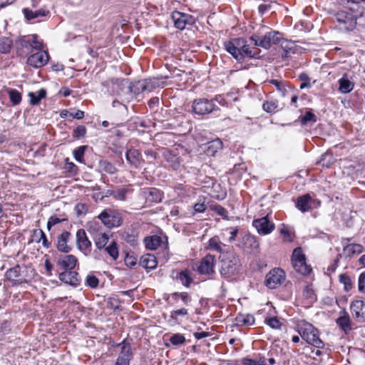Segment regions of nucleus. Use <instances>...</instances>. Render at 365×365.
I'll return each instance as SVG.
<instances>
[{
	"label": "nucleus",
	"mask_w": 365,
	"mask_h": 365,
	"mask_svg": "<svg viewBox=\"0 0 365 365\" xmlns=\"http://www.w3.org/2000/svg\"><path fill=\"white\" fill-rule=\"evenodd\" d=\"M34 276V269L20 265H16L6 272V279L12 282L13 285L28 283Z\"/></svg>",
	"instance_id": "1"
},
{
	"label": "nucleus",
	"mask_w": 365,
	"mask_h": 365,
	"mask_svg": "<svg viewBox=\"0 0 365 365\" xmlns=\"http://www.w3.org/2000/svg\"><path fill=\"white\" fill-rule=\"evenodd\" d=\"M298 332L308 344L318 349L324 346L323 341L319 337L318 330L312 324L304 321L300 322L298 324Z\"/></svg>",
	"instance_id": "2"
},
{
	"label": "nucleus",
	"mask_w": 365,
	"mask_h": 365,
	"mask_svg": "<svg viewBox=\"0 0 365 365\" xmlns=\"http://www.w3.org/2000/svg\"><path fill=\"white\" fill-rule=\"evenodd\" d=\"M220 274L225 277H230L234 275L239 268V259L233 252L221 253Z\"/></svg>",
	"instance_id": "3"
},
{
	"label": "nucleus",
	"mask_w": 365,
	"mask_h": 365,
	"mask_svg": "<svg viewBox=\"0 0 365 365\" xmlns=\"http://www.w3.org/2000/svg\"><path fill=\"white\" fill-rule=\"evenodd\" d=\"M282 34L276 31H270L263 36L255 34L250 37V40L255 46L269 49L272 45L279 44L282 40Z\"/></svg>",
	"instance_id": "4"
},
{
	"label": "nucleus",
	"mask_w": 365,
	"mask_h": 365,
	"mask_svg": "<svg viewBox=\"0 0 365 365\" xmlns=\"http://www.w3.org/2000/svg\"><path fill=\"white\" fill-rule=\"evenodd\" d=\"M16 47L18 52L25 53L43 48V43L38 40V36L35 34L24 36L16 40Z\"/></svg>",
	"instance_id": "5"
},
{
	"label": "nucleus",
	"mask_w": 365,
	"mask_h": 365,
	"mask_svg": "<svg viewBox=\"0 0 365 365\" xmlns=\"http://www.w3.org/2000/svg\"><path fill=\"white\" fill-rule=\"evenodd\" d=\"M292 264L296 272L302 275H308L312 272V268L306 262L305 255L302 247L295 248L292 255Z\"/></svg>",
	"instance_id": "6"
},
{
	"label": "nucleus",
	"mask_w": 365,
	"mask_h": 365,
	"mask_svg": "<svg viewBox=\"0 0 365 365\" xmlns=\"http://www.w3.org/2000/svg\"><path fill=\"white\" fill-rule=\"evenodd\" d=\"M98 218L108 228L118 227L122 225L123 218L120 214L112 209H106L101 212Z\"/></svg>",
	"instance_id": "7"
},
{
	"label": "nucleus",
	"mask_w": 365,
	"mask_h": 365,
	"mask_svg": "<svg viewBox=\"0 0 365 365\" xmlns=\"http://www.w3.org/2000/svg\"><path fill=\"white\" fill-rule=\"evenodd\" d=\"M192 108L193 112L199 115L210 114L219 109L217 106L215 104L213 100L204 98L195 99L192 103Z\"/></svg>",
	"instance_id": "8"
},
{
	"label": "nucleus",
	"mask_w": 365,
	"mask_h": 365,
	"mask_svg": "<svg viewBox=\"0 0 365 365\" xmlns=\"http://www.w3.org/2000/svg\"><path fill=\"white\" fill-rule=\"evenodd\" d=\"M285 278V272L282 269H272L266 275L265 285L269 289H276L284 282Z\"/></svg>",
	"instance_id": "9"
},
{
	"label": "nucleus",
	"mask_w": 365,
	"mask_h": 365,
	"mask_svg": "<svg viewBox=\"0 0 365 365\" xmlns=\"http://www.w3.org/2000/svg\"><path fill=\"white\" fill-rule=\"evenodd\" d=\"M36 51L35 53L28 57L27 63L34 68H38L48 63L49 56L46 51L42 50V48Z\"/></svg>",
	"instance_id": "10"
},
{
	"label": "nucleus",
	"mask_w": 365,
	"mask_h": 365,
	"mask_svg": "<svg viewBox=\"0 0 365 365\" xmlns=\"http://www.w3.org/2000/svg\"><path fill=\"white\" fill-rule=\"evenodd\" d=\"M172 19L175 26L180 30L185 29L187 25H192L195 21L192 16L180 11L173 12Z\"/></svg>",
	"instance_id": "11"
},
{
	"label": "nucleus",
	"mask_w": 365,
	"mask_h": 365,
	"mask_svg": "<svg viewBox=\"0 0 365 365\" xmlns=\"http://www.w3.org/2000/svg\"><path fill=\"white\" fill-rule=\"evenodd\" d=\"M253 226L260 235H268L274 230V224L269 221L268 215L265 217L255 219L252 222Z\"/></svg>",
	"instance_id": "12"
},
{
	"label": "nucleus",
	"mask_w": 365,
	"mask_h": 365,
	"mask_svg": "<svg viewBox=\"0 0 365 365\" xmlns=\"http://www.w3.org/2000/svg\"><path fill=\"white\" fill-rule=\"evenodd\" d=\"M215 257L210 254L207 255L200 262L197 272L201 274L210 275L215 272Z\"/></svg>",
	"instance_id": "13"
},
{
	"label": "nucleus",
	"mask_w": 365,
	"mask_h": 365,
	"mask_svg": "<svg viewBox=\"0 0 365 365\" xmlns=\"http://www.w3.org/2000/svg\"><path fill=\"white\" fill-rule=\"evenodd\" d=\"M119 346H121V349L115 365H129L132 359L130 344L123 341Z\"/></svg>",
	"instance_id": "14"
},
{
	"label": "nucleus",
	"mask_w": 365,
	"mask_h": 365,
	"mask_svg": "<svg viewBox=\"0 0 365 365\" xmlns=\"http://www.w3.org/2000/svg\"><path fill=\"white\" fill-rule=\"evenodd\" d=\"M345 241L349 242V239H344L342 241L344 247L342 252L339 255V257H344L346 258L352 257L355 255L361 254L364 250V247L360 244L356 243H345Z\"/></svg>",
	"instance_id": "15"
},
{
	"label": "nucleus",
	"mask_w": 365,
	"mask_h": 365,
	"mask_svg": "<svg viewBox=\"0 0 365 365\" xmlns=\"http://www.w3.org/2000/svg\"><path fill=\"white\" fill-rule=\"evenodd\" d=\"M76 245L78 249L83 252L85 255L90 252L91 242L88 238L84 230L80 229L76 232Z\"/></svg>",
	"instance_id": "16"
},
{
	"label": "nucleus",
	"mask_w": 365,
	"mask_h": 365,
	"mask_svg": "<svg viewBox=\"0 0 365 365\" xmlns=\"http://www.w3.org/2000/svg\"><path fill=\"white\" fill-rule=\"evenodd\" d=\"M259 242L255 236L245 235L242 237L239 246L247 252H252L259 247Z\"/></svg>",
	"instance_id": "17"
},
{
	"label": "nucleus",
	"mask_w": 365,
	"mask_h": 365,
	"mask_svg": "<svg viewBox=\"0 0 365 365\" xmlns=\"http://www.w3.org/2000/svg\"><path fill=\"white\" fill-rule=\"evenodd\" d=\"M351 312L359 322L365 321V302L356 300L351 304Z\"/></svg>",
	"instance_id": "18"
},
{
	"label": "nucleus",
	"mask_w": 365,
	"mask_h": 365,
	"mask_svg": "<svg viewBox=\"0 0 365 365\" xmlns=\"http://www.w3.org/2000/svg\"><path fill=\"white\" fill-rule=\"evenodd\" d=\"M222 146L223 143L220 138H216L201 145L203 151L209 156H214L219 150L222 149Z\"/></svg>",
	"instance_id": "19"
},
{
	"label": "nucleus",
	"mask_w": 365,
	"mask_h": 365,
	"mask_svg": "<svg viewBox=\"0 0 365 365\" xmlns=\"http://www.w3.org/2000/svg\"><path fill=\"white\" fill-rule=\"evenodd\" d=\"M58 278L61 282L72 286H77L80 283L78 272L73 270H66L60 273Z\"/></svg>",
	"instance_id": "20"
},
{
	"label": "nucleus",
	"mask_w": 365,
	"mask_h": 365,
	"mask_svg": "<svg viewBox=\"0 0 365 365\" xmlns=\"http://www.w3.org/2000/svg\"><path fill=\"white\" fill-rule=\"evenodd\" d=\"M279 44L280 45L281 48L283 50V53H282V58H288L291 56L292 54H294L297 52V46L295 43L292 41L284 39L282 36V40Z\"/></svg>",
	"instance_id": "21"
},
{
	"label": "nucleus",
	"mask_w": 365,
	"mask_h": 365,
	"mask_svg": "<svg viewBox=\"0 0 365 365\" xmlns=\"http://www.w3.org/2000/svg\"><path fill=\"white\" fill-rule=\"evenodd\" d=\"M314 200H312L309 194H306L297 198L295 206L302 212L309 211L312 208Z\"/></svg>",
	"instance_id": "22"
},
{
	"label": "nucleus",
	"mask_w": 365,
	"mask_h": 365,
	"mask_svg": "<svg viewBox=\"0 0 365 365\" xmlns=\"http://www.w3.org/2000/svg\"><path fill=\"white\" fill-rule=\"evenodd\" d=\"M71 235L69 232L64 231L58 237L57 240V249L62 252H68L71 247L68 245V242Z\"/></svg>",
	"instance_id": "23"
},
{
	"label": "nucleus",
	"mask_w": 365,
	"mask_h": 365,
	"mask_svg": "<svg viewBox=\"0 0 365 365\" xmlns=\"http://www.w3.org/2000/svg\"><path fill=\"white\" fill-rule=\"evenodd\" d=\"M78 259L73 255H68L62 258L58 259V264L61 266L65 271L72 270L76 266Z\"/></svg>",
	"instance_id": "24"
},
{
	"label": "nucleus",
	"mask_w": 365,
	"mask_h": 365,
	"mask_svg": "<svg viewBox=\"0 0 365 365\" xmlns=\"http://www.w3.org/2000/svg\"><path fill=\"white\" fill-rule=\"evenodd\" d=\"M125 158L128 163L134 168H138L142 160L140 153L135 149L128 150L125 153Z\"/></svg>",
	"instance_id": "25"
},
{
	"label": "nucleus",
	"mask_w": 365,
	"mask_h": 365,
	"mask_svg": "<svg viewBox=\"0 0 365 365\" xmlns=\"http://www.w3.org/2000/svg\"><path fill=\"white\" fill-rule=\"evenodd\" d=\"M139 264L146 269H154L158 265V261L153 255L146 254L140 257Z\"/></svg>",
	"instance_id": "26"
},
{
	"label": "nucleus",
	"mask_w": 365,
	"mask_h": 365,
	"mask_svg": "<svg viewBox=\"0 0 365 365\" xmlns=\"http://www.w3.org/2000/svg\"><path fill=\"white\" fill-rule=\"evenodd\" d=\"M338 83L339 91L342 93H349L354 88V83L349 80L347 73H344L343 76L338 81Z\"/></svg>",
	"instance_id": "27"
},
{
	"label": "nucleus",
	"mask_w": 365,
	"mask_h": 365,
	"mask_svg": "<svg viewBox=\"0 0 365 365\" xmlns=\"http://www.w3.org/2000/svg\"><path fill=\"white\" fill-rule=\"evenodd\" d=\"M255 317L250 314H238L235 317V324L236 326H251L255 323Z\"/></svg>",
	"instance_id": "28"
},
{
	"label": "nucleus",
	"mask_w": 365,
	"mask_h": 365,
	"mask_svg": "<svg viewBox=\"0 0 365 365\" xmlns=\"http://www.w3.org/2000/svg\"><path fill=\"white\" fill-rule=\"evenodd\" d=\"M225 50L230 53L237 61H242L244 59V55L237 49L232 40L226 41L224 43Z\"/></svg>",
	"instance_id": "29"
},
{
	"label": "nucleus",
	"mask_w": 365,
	"mask_h": 365,
	"mask_svg": "<svg viewBox=\"0 0 365 365\" xmlns=\"http://www.w3.org/2000/svg\"><path fill=\"white\" fill-rule=\"evenodd\" d=\"M336 19L340 24L348 26H352L354 23L353 15L344 11H340L336 14Z\"/></svg>",
	"instance_id": "30"
},
{
	"label": "nucleus",
	"mask_w": 365,
	"mask_h": 365,
	"mask_svg": "<svg viewBox=\"0 0 365 365\" xmlns=\"http://www.w3.org/2000/svg\"><path fill=\"white\" fill-rule=\"evenodd\" d=\"M46 91L44 88L40 89L36 93L29 92L28 96L29 97L30 104L33 106L38 105L41 99L46 98Z\"/></svg>",
	"instance_id": "31"
},
{
	"label": "nucleus",
	"mask_w": 365,
	"mask_h": 365,
	"mask_svg": "<svg viewBox=\"0 0 365 365\" xmlns=\"http://www.w3.org/2000/svg\"><path fill=\"white\" fill-rule=\"evenodd\" d=\"M93 241L97 249L101 250L106 247L109 241V237L105 232L96 233L93 237Z\"/></svg>",
	"instance_id": "32"
},
{
	"label": "nucleus",
	"mask_w": 365,
	"mask_h": 365,
	"mask_svg": "<svg viewBox=\"0 0 365 365\" xmlns=\"http://www.w3.org/2000/svg\"><path fill=\"white\" fill-rule=\"evenodd\" d=\"M146 199L150 202H160L162 198L161 192L156 188H148L144 190Z\"/></svg>",
	"instance_id": "33"
},
{
	"label": "nucleus",
	"mask_w": 365,
	"mask_h": 365,
	"mask_svg": "<svg viewBox=\"0 0 365 365\" xmlns=\"http://www.w3.org/2000/svg\"><path fill=\"white\" fill-rule=\"evenodd\" d=\"M23 13L27 20H32L39 16H46L48 14V11L41 9L34 11L29 9H24Z\"/></svg>",
	"instance_id": "34"
},
{
	"label": "nucleus",
	"mask_w": 365,
	"mask_h": 365,
	"mask_svg": "<svg viewBox=\"0 0 365 365\" xmlns=\"http://www.w3.org/2000/svg\"><path fill=\"white\" fill-rule=\"evenodd\" d=\"M145 247L149 250H156L161 244V237L158 235L147 237L144 240Z\"/></svg>",
	"instance_id": "35"
},
{
	"label": "nucleus",
	"mask_w": 365,
	"mask_h": 365,
	"mask_svg": "<svg viewBox=\"0 0 365 365\" xmlns=\"http://www.w3.org/2000/svg\"><path fill=\"white\" fill-rule=\"evenodd\" d=\"M336 323L346 333L351 329L350 317L346 312L338 318Z\"/></svg>",
	"instance_id": "36"
},
{
	"label": "nucleus",
	"mask_w": 365,
	"mask_h": 365,
	"mask_svg": "<svg viewBox=\"0 0 365 365\" xmlns=\"http://www.w3.org/2000/svg\"><path fill=\"white\" fill-rule=\"evenodd\" d=\"M13 46L12 40L6 36L0 37V53L6 54L11 51Z\"/></svg>",
	"instance_id": "37"
},
{
	"label": "nucleus",
	"mask_w": 365,
	"mask_h": 365,
	"mask_svg": "<svg viewBox=\"0 0 365 365\" xmlns=\"http://www.w3.org/2000/svg\"><path fill=\"white\" fill-rule=\"evenodd\" d=\"M222 246H225V245L220 240L218 237L215 236L210 239L207 249L221 253Z\"/></svg>",
	"instance_id": "38"
},
{
	"label": "nucleus",
	"mask_w": 365,
	"mask_h": 365,
	"mask_svg": "<svg viewBox=\"0 0 365 365\" xmlns=\"http://www.w3.org/2000/svg\"><path fill=\"white\" fill-rule=\"evenodd\" d=\"M279 106L278 101L276 99H268L262 104V109L267 113H275Z\"/></svg>",
	"instance_id": "39"
},
{
	"label": "nucleus",
	"mask_w": 365,
	"mask_h": 365,
	"mask_svg": "<svg viewBox=\"0 0 365 365\" xmlns=\"http://www.w3.org/2000/svg\"><path fill=\"white\" fill-rule=\"evenodd\" d=\"M105 251L112 258L113 260L115 261L118 258V247L115 241H113L108 247H106Z\"/></svg>",
	"instance_id": "40"
},
{
	"label": "nucleus",
	"mask_w": 365,
	"mask_h": 365,
	"mask_svg": "<svg viewBox=\"0 0 365 365\" xmlns=\"http://www.w3.org/2000/svg\"><path fill=\"white\" fill-rule=\"evenodd\" d=\"M166 160L170 163V165L174 169L177 170L180 165V158L173 153L168 152L165 153Z\"/></svg>",
	"instance_id": "41"
},
{
	"label": "nucleus",
	"mask_w": 365,
	"mask_h": 365,
	"mask_svg": "<svg viewBox=\"0 0 365 365\" xmlns=\"http://www.w3.org/2000/svg\"><path fill=\"white\" fill-rule=\"evenodd\" d=\"M244 365H267L266 359L263 356H257L255 359L245 358L242 359Z\"/></svg>",
	"instance_id": "42"
},
{
	"label": "nucleus",
	"mask_w": 365,
	"mask_h": 365,
	"mask_svg": "<svg viewBox=\"0 0 365 365\" xmlns=\"http://www.w3.org/2000/svg\"><path fill=\"white\" fill-rule=\"evenodd\" d=\"M269 83L274 86L277 90L282 94V96H285L287 95L288 90L285 81L272 79L269 81Z\"/></svg>",
	"instance_id": "43"
},
{
	"label": "nucleus",
	"mask_w": 365,
	"mask_h": 365,
	"mask_svg": "<svg viewBox=\"0 0 365 365\" xmlns=\"http://www.w3.org/2000/svg\"><path fill=\"white\" fill-rule=\"evenodd\" d=\"M302 294L304 299L309 301V303H312L316 300V294L312 285H306Z\"/></svg>",
	"instance_id": "44"
},
{
	"label": "nucleus",
	"mask_w": 365,
	"mask_h": 365,
	"mask_svg": "<svg viewBox=\"0 0 365 365\" xmlns=\"http://www.w3.org/2000/svg\"><path fill=\"white\" fill-rule=\"evenodd\" d=\"M99 168L109 174H114L117 172V169L115 167L107 160H100L99 161Z\"/></svg>",
	"instance_id": "45"
},
{
	"label": "nucleus",
	"mask_w": 365,
	"mask_h": 365,
	"mask_svg": "<svg viewBox=\"0 0 365 365\" xmlns=\"http://www.w3.org/2000/svg\"><path fill=\"white\" fill-rule=\"evenodd\" d=\"M8 93L12 105L16 106L21 103L22 99L21 94L17 90L10 89L8 91Z\"/></svg>",
	"instance_id": "46"
},
{
	"label": "nucleus",
	"mask_w": 365,
	"mask_h": 365,
	"mask_svg": "<svg viewBox=\"0 0 365 365\" xmlns=\"http://www.w3.org/2000/svg\"><path fill=\"white\" fill-rule=\"evenodd\" d=\"M339 282L343 284L344 289L348 292L351 289L353 283L351 277L346 274H341L339 275Z\"/></svg>",
	"instance_id": "47"
},
{
	"label": "nucleus",
	"mask_w": 365,
	"mask_h": 365,
	"mask_svg": "<svg viewBox=\"0 0 365 365\" xmlns=\"http://www.w3.org/2000/svg\"><path fill=\"white\" fill-rule=\"evenodd\" d=\"M265 323L272 329H279L282 326V323L277 317H267L265 319Z\"/></svg>",
	"instance_id": "48"
},
{
	"label": "nucleus",
	"mask_w": 365,
	"mask_h": 365,
	"mask_svg": "<svg viewBox=\"0 0 365 365\" xmlns=\"http://www.w3.org/2000/svg\"><path fill=\"white\" fill-rule=\"evenodd\" d=\"M178 278L181 283L185 287H188L190 284L192 282V279L190 277L187 271H182L179 274Z\"/></svg>",
	"instance_id": "49"
},
{
	"label": "nucleus",
	"mask_w": 365,
	"mask_h": 365,
	"mask_svg": "<svg viewBox=\"0 0 365 365\" xmlns=\"http://www.w3.org/2000/svg\"><path fill=\"white\" fill-rule=\"evenodd\" d=\"M86 148L87 147L84 146V145L80 146L73 150V156H74V158L76 159V160H77L78 162H80V163L83 162V155H84L85 150H86Z\"/></svg>",
	"instance_id": "50"
},
{
	"label": "nucleus",
	"mask_w": 365,
	"mask_h": 365,
	"mask_svg": "<svg viewBox=\"0 0 365 365\" xmlns=\"http://www.w3.org/2000/svg\"><path fill=\"white\" fill-rule=\"evenodd\" d=\"M170 341L175 346L183 344L185 342V338L180 334H175L170 336Z\"/></svg>",
	"instance_id": "51"
},
{
	"label": "nucleus",
	"mask_w": 365,
	"mask_h": 365,
	"mask_svg": "<svg viewBox=\"0 0 365 365\" xmlns=\"http://www.w3.org/2000/svg\"><path fill=\"white\" fill-rule=\"evenodd\" d=\"M128 190L127 188H120L115 191H113L111 194L113 197L118 200H125V195L128 193Z\"/></svg>",
	"instance_id": "52"
},
{
	"label": "nucleus",
	"mask_w": 365,
	"mask_h": 365,
	"mask_svg": "<svg viewBox=\"0 0 365 365\" xmlns=\"http://www.w3.org/2000/svg\"><path fill=\"white\" fill-rule=\"evenodd\" d=\"M210 209L215 211L217 215L222 217L224 219H227V211L225 208L220 205H215L210 207Z\"/></svg>",
	"instance_id": "53"
},
{
	"label": "nucleus",
	"mask_w": 365,
	"mask_h": 365,
	"mask_svg": "<svg viewBox=\"0 0 365 365\" xmlns=\"http://www.w3.org/2000/svg\"><path fill=\"white\" fill-rule=\"evenodd\" d=\"M35 235L36 237L39 235L40 237H39L38 242H42V245L44 247H46V248L49 247L50 243L48 242V240L46 238L45 233L41 230H36Z\"/></svg>",
	"instance_id": "54"
},
{
	"label": "nucleus",
	"mask_w": 365,
	"mask_h": 365,
	"mask_svg": "<svg viewBox=\"0 0 365 365\" xmlns=\"http://www.w3.org/2000/svg\"><path fill=\"white\" fill-rule=\"evenodd\" d=\"M86 284L91 288H96L98 286L99 280L94 275H88L86 280Z\"/></svg>",
	"instance_id": "55"
},
{
	"label": "nucleus",
	"mask_w": 365,
	"mask_h": 365,
	"mask_svg": "<svg viewBox=\"0 0 365 365\" xmlns=\"http://www.w3.org/2000/svg\"><path fill=\"white\" fill-rule=\"evenodd\" d=\"M160 86L158 81L156 79H150L145 82L143 90L146 91L148 90L150 91L153 88Z\"/></svg>",
	"instance_id": "56"
},
{
	"label": "nucleus",
	"mask_w": 365,
	"mask_h": 365,
	"mask_svg": "<svg viewBox=\"0 0 365 365\" xmlns=\"http://www.w3.org/2000/svg\"><path fill=\"white\" fill-rule=\"evenodd\" d=\"M317 118L316 115L310 111H308L305 113V115L302 118L301 123L303 125L307 124L308 122L313 121L316 122Z\"/></svg>",
	"instance_id": "57"
},
{
	"label": "nucleus",
	"mask_w": 365,
	"mask_h": 365,
	"mask_svg": "<svg viewBox=\"0 0 365 365\" xmlns=\"http://www.w3.org/2000/svg\"><path fill=\"white\" fill-rule=\"evenodd\" d=\"M300 80L302 81L300 88L303 89L304 88H310L311 87V83H310V78L307 73H302L299 76Z\"/></svg>",
	"instance_id": "58"
},
{
	"label": "nucleus",
	"mask_w": 365,
	"mask_h": 365,
	"mask_svg": "<svg viewBox=\"0 0 365 365\" xmlns=\"http://www.w3.org/2000/svg\"><path fill=\"white\" fill-rule=\"evenodd\" d=\"M188 314L187 309L182 308L180 309L173 310L170 313V317L172 319L176 321L178 315L185 316Z\"/></svg>",
	"instance_id": "59"
},
{
	"label": "nucleus",
	"mask_w": 365,
	"mask_h": 365,
	"mask_svg": "<svg viewBox=\"0 0 365 365\" xmlns=\"http://www.w3.org/2000/svg\"><path fill=\"white\" fill-rule=\"evenodd\" d=\"M86 133V128L84 125H78L75 130L73 133V136L75 138H79L83 137Z\"/></svg>",
	"instance_id": "60"
},
{
	"label": "nucleus",
	"mask_w": 365,
	"mask_h": 365,
	"mask_svg": "<svg viewBox=\"0 0 365 365\" xmlns=\"http://www.w3.org/2000/svg\"><path fill=\"white\" fill-rule=\"evenodd\" d=\"M124 262L127 267L133 268L136 264V258L133 256L127 255L124 259Z\"/></svg>",
	"instance_id": "61"
},
{
	"label": "nucleus",
	"mask_w": 365,
	"mask_h": 365,
	"mask_svg": "<svg viewBox=\"0 0 365 365\" xmlns=\"http://www.w3.org/2000/svg\"><path fill=\"white\" fill-rule=\"evenodd\" d=\"M233 43H235V46L237 48L238 50L241 51L244 46L245 45L246 40L242 38H237L232 39Z\"/></svg>",
	"instance_id": "62"
},
{
	"label": "nucleus",
	"mask_w": 365,
	"mask_h": 365,
	"mask_svg": "<svg viewBox=\"0 0 365 365\" xmlns=\"http://www.w3.org/2000/svg\"><path fill=\"white\" fill-rule=\"evenodd\" d=\"M359 290L362 292L365 288V272L360 274L358 279Z\"/></svg>",
	"instance_id": "63"
},
{
	"label": "nucleus",
	"mask_w": 365,
	"mask_h": 365,
	"mask_svg": "<svg viewBox=\"0 0 365 365\" xmlns=\"http://www.w3.org/2000/svg\"><path fill=\"white\" fill-rule=\"evenodd\" d=\"M175 295H179L182 301V302L187 305L191 302V297L187 292H181L180 294L175 293Z\"/></svg>",
	"instance_id": "64"
}]
</instances>
